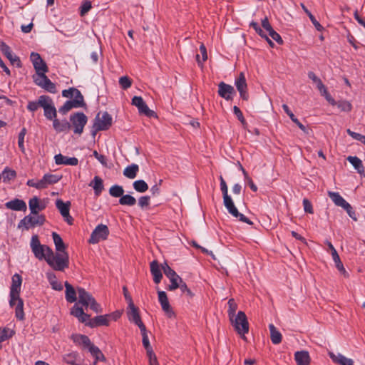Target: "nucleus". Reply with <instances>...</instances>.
<instances>
[{
    "label": "nucleus",
    "mask_w": 365,
    "mask_h": 365,
    "mask_svg": "<svg viewBox=\"0 0 365 365\" xmlns=\"http://www.w3.org/2000/svg\"><path fill=\"white\" fill-rule=\"evenodd\" d=\"M29 206L31 214H39V212L45 208V205L40 203L37 197H34L29 200Z\"/></svg>",
    "instance_id": "nucleus-31"
},
{
    "label": "nucleus",
    "mask_w": 365,
    "mask_h": 365,
    "mask_svg": "<svg viewBox=\"0 0 365 365\" xmlns=\"http://www.w3.org/2000/svg\"><path fill=\"white\" fill-rule=\"evenodd\" d=\"M91 7H92V6H91V1H83L81 6V16L85 15L86 13H88L90 11Z\"/></svg>",
    "instance_id": "nucleus-62"
},
{
    "label": "nucleus",
    "mask_w": 365,
    "mask_h": 365,
    "mask_svg": "<svg viewBox=\"0 0 365 365\" xmlns=\"http://www.w3.org/2000/svg\"><path fill=\"white\" fill-rule=\"evenodd\" d=\"M53 126L58 133L68 131L71 128L70 123L66 119L62 120H59L56 118L53 119Z\"/></svg>",
    "instance_id": "nucleus-29"
},
{
    "label": "nucleus",
    "mask_w": 365,
    "mask_h": 365,
    "mask_svg": "<svg viewBox=\"0 0 365 365\" xmlns=\"http://www.w3.org/2000/svg\"><path fill=\"white\" fill-rule=\"evenodd\" d=\"M220 190L223 195V202L225 207L227 208L228 212L234 217L238 219L240 221L245 222L248 225H252V222L245 217L243 214L239 212L235 207L231 197L228 195V188L226 182L222 176H220Z\"/></svg>",
    "instance_id": "nucleus-2"
},
{
    "label": "nucleus",
    "mask_w": 365,
    "mask_h": 365,
    "mask_svg": "<svg viewBox=\"0 0 365 365\" xmlns=\"http://www.w3.org/2000/svg\"><path fill=\"white\" fill-rule=\"evenodd\" d=\"M47 264L56 271L63 272L69 267V256L67 251H56L46 257Z\"/></svg>",
    "instance_id": "nucleus-3"
},
{
    "label": "nucleus",
    "mask_w": 365,
    "mask_h": 365,
    "mask_svg": "<svg viewBox=\"0 0 365 365\" xmlns=\"http://www.w3.org/2000/svg\"><path fill=\"white\" fill-rule=\"evenodd\" d=\"M233 113L237 116V119L240 121L242 126L245 128L247 124L240 109L237 106H235L233 107Z\"/></svg>",
    "instance_id": "nucleus-56"
},
{
    "label": "nucleus",
    "mask_w": 365,
    "mask_h": 365,
    "mask_svg": "<svg viewBox=\"0 0 365 365\" xmlns=\"http://www.w3.org/2000/svg\"><path fill=\"white\" fill-rule=\"evenodd\" d=\"M55 163L56 165H71L76 166L78 163V158L75 157H68L64 156L62 154L59 153L54 156Z\"/></svg>",
    "instance_id": "nucleus-25"
},
{
    "label": "nucleus",
    "mask_w": 365,
    "mask_h": 365,
    "mask_svg": "<svg viewBox=\"0 0 365 365\" xmlns=\"http://www.w3.org/2000/svg\"><path fill=\"white\" fill-rule=\"evenodd\" d=\"M46 276L53 289L56 291H61L63 289V285L58 281L55 273L51 271L47 272Z\"/></svg>",
    "instance_id": "nucleus-33"
},
{
    "label": "nucleus",
    "mask_w": 365,
    "mask_h": 365,
    "mask_svg": "<svg viewBox=\"0 0 365 365\" xmlns=\"http://www.w3.org/2000/svg\"><path fill=\"white\" fill-rule=\"evenodd\" d=\"M150 197L148 195L142 196L138 199V205L142 209L147 208L150 205Z\"/></svg>",
    "instance_id": "nucleus-60"
},
{
    "label": "nucleus",
    "mask_w": 365,
    "mask_h": 365,
    "mask_svg": "<svg viewBox=\"0 0 365 365\" xmlns=\"http://www.w3.org/2000/svg\"><path fill=\"white\" fill-rule=\"evenodd\" d=\"M161 267L164 274L171 282L168 287V290L173 291L178 289L179 286L178 283L181 282L182 279L166 262L162 264Z\"/></svg>",
    "instance_id": "nucleus-13"
},
{
    "label": "nucleus",
    "mask_w": 365,
    "mask_h": 365,
    "mask_svg": "<svg viewBox=\"0 0 365 365\" xmlns=\"http://www.w3.org/2000/svg\"><path fill=\"white\" fill-rule=\"evenodd\" d=\"M269 329L270 331V338L271 341L274 344H279L282 341V334L277 329L274 324H270L269 325Z\"/></svg>",
    "instance_id": "nucleus-37"
},
{
    "label": "nucleus",
    "mask_w": 365,
    "mask_h": 365,
    "mask_svg": "<svg viewBox=\"0 0 365 365\" xmlns=\"http://www.w3.org/2000/svg\"><path fill=\"white\" fill-rule=\"evenodd\" d=\"M237 309V305L235 303V300L233 299H230L228 301V316L229 319H232L234 317H235L237 314H235L236 310Z\"/></svg>",
    "instance_id": "nucleus-52"
},
{
    "label": "nucleus",
    "mask_w": 365,
    "mask_h": 365,
    "mask_svg": "<svg viewBox=\"0 0 365 365\" xmlns=\"http://www.w3.org/2000/svg\"><path fill=\"white\" fill-rule=\"evenodd\" d=\"M30 59L36 71L35 75L47 73L48 71L46 62L43 60L39 53L32 52L30 56Z\"/></svg>",
    "instance_id": "nucleus-16"
},
{
    "label": "nucleus",
    "mask_w": 365,
    "mask_h": 365,
    "mask_svg": "<svg viewBox=\"0 0 365 365\" xmlns=\"http://www.w3.org/2000/svg\"><path fill=\"white\" fill-rule=\"evenodd\" d=\"M5 207L7 209L14 211H26L27 206L23 200L15 198L5 203Z\"/></svg>",
    "instance_id": "nucleus-24"
},
{
    "label": "nucleus",
    "mask_w": 365,
    "mask_h": 365,
    "mask_svg": "<svg viewBox=\"0 0 365 365\" xmlns=\"http://www.w3.org/2000/svg\"><path fill=\"white\" fill-rule=\"evenodd\" d=\"M217 93L221 98L226 101L232 100L233 95L236 93L233 86L222 81L218 84Z\"/></svg>",
    "instance_id": "nucleus-21"
},
{
    "label": "nucleus",
    "mask_w": 365,
    "mask_h": 365,
    "mask_svg": "<svg viewBox=\"0 0 365 365\" xmlns=\"http://www.w3.org/2000/svg\"><path fill=\"white\" fill-rule=\"evenodd\" d=\"M119 203L121 205L133 206L136 203V200L130 195H123L119 199Z\"/></svg>",
    "instance_id": "nucleus-48"
},
{
    "label": "nucleus",
    "mask_w": 365,
    "mask_h": 365,
    "mask_svg": "<svg viewBox=\"0 0 365 365\" xmlns=\"http://www.w3.org/2000/svg\"><path fill=\"white\" fill-rule=\"evenodd\" d=\"M87 121V116L82 112H77L70 115V124L73 128V132L76 134L81 135L83 133Z\"/></svg>",
    "instance_id": "nucleus-9"
},
{
    "label": "nucleus",
    "mask_w": 365,
    "mask_h": 365,
    "mask_svg": "<svg viewBox=\"0 0 365 365\" xmlns=\"http://www.w3.org/2000/svg\"><path fill=\"white\" fill-rule=\"evenodd\" d=\"M129 310L128 312V319L130 322L135 324L139 329L144 328L145 324L143 323L141 318L140 317L138 309L133 304L132 305H129Z\"/></svg>",
    "instance_id": "nucleus-23"
},
{
    "label": "nucleus",
    "mask_w": 365,
    "mask_h": 365,
    "mask_svg": "<svg viewBox=\"0 0 365 365\" xmlns=\"http://www.w3.org/2000/svg\"><path fill=\"white\" fill-rule=\"evenodd\" d=\"M21 276L17 273L14 274L11 278V286L10 287L9 292V305L11 307L16 304V299H19V296L21 292Z\"/></svg>",
    "instance_id": "nucleus-8"
},
{
    "label": "nucleus",
    "mask_w": 365,
    "mask_h": 365,
    "mask_svg": "<svg viewBox=\"0 0 365 365\" xmlns=\"http://www.w3.org/2000/svg\"><path fill=\"white\" fill-rule=\"evenodd\" d=\"M108 235V227L103 224L98 225L92 232L88 242L91 244H96L101 240H106Z\"/></svg>",
    "instance_id": "nucleus-14"
},
{
    "label": "nucleus",
    "mask_w": 365,
    "mask_h": 365,
    "mask_svg": "<svg viewBox=\"0 0 365 365\" xmlns=\"http://www.w3.org/2000/svg\"><path fill=\"white\" fill-rule=\"evenodd\" d=\"M178 288L181 290L182 293L185 294L190 298H192L194 296L192 291L187 287V284L182 281V279L178 283Z\"/></svg>",
    "instance_id": "nucleus-57"
},
{
    "label": "nucleus",
    "mask_w": 365,
    "mask_h": 365,
    "mask_svg": "<svg viewBox=\"0 0 365 365\" xmlns=\"http://www.w3.org/2000/svg\"><path fill=\"white\" fill-rule=\"evenodd\" d=\"M158 300L161 305L162 309L168 315V317H172L174 312L170 305L167 294L164 291H158Z\"/></svg>",
    "instance_id": "nucleus-22"
},
{
    "label": "nucleus",
    "mask_w": 365,
    "mask_h": 365,
    "mask_svg": "<svg viewBox=\"0 0 365 365\" xmlns=\"http://www.w3.org/2000/svg\"><path fill=\"white\" fill-rule=\"evenodd\" d=\"M39 107H41L40 97L38 98V101H30L27 105V109L31 112L36 111Z\"/></svg>",
    "instance_id": "nucleus-61"
},
{
    "label": "nucleus",
    "mask_w": 365,
    "mask_h": 365,
    "mask_svg": "<svg viewBox=\"0 0 365 365\" xmlns=\"http://www.w3.org/2000/svg\"><path fill=\"white\" fill-rule=\"evenodd\" d=\"M89 186L93 188L95 195L98 196L103 190V180L99 176H95L93 180L90 182Z\"/></svg>",
    "instance_id": "nucleus-35"
},
{
    "label": "nucleus",
    "mask_w": 365,
    "mask_h": 365,
    "mask_svg": "<svg viewBox=\"0 0 365 365\" xmlns=\"http://www.w3.org/2000/svg\"><path fill=\"white\" fill-rule=\"evenodd\" d=\"M78 94L79 96H82V93H81V91L76 88H70L69 89L63 90L62 91V96L65 98H72V97L74 98Z\"/></svg>",
    "instance_id": "nucleus-53"
},
{
    "label": "nucleus",
    "mask_w": 365,
    "mask_h": 365,
    "mask_svg": "<svg viewBox=\"0 0 365 365\" xmlns=\"http://www.w3.org/2000/svg\"><path fill=\"white\" fill-rule=\"evenodd\" d=\"M112 125V117L108 112H103L101 116V113H98L95 118L93 129L96 131L106 130Z\"/></svg>",
    "instance_id": "nucleus-11"
},
{
    "label": "nucleus",
    "mask_w": 365,
    "mask_h": 365,
    "mask_svg": "<svg viewBox=\"0 0 365 365\" xmlns=\"http://www.w3.org/2000/svg\"><path fill=\"white\" fill-rule=\"evenodd\" d=\"M62 176L53 174H45L43 178L40 180V184L41 189L46 188L48 185L57 183Z\"/></svg>",
    "instance_id": "nucleus-26"
},
{
    "label": "nucleus",
    "mask_w": 365,
    "mask_h": 365,
    "mask_svg": "<svg viewBox=\"0 0 365 365\" xmlns=\"http://www.w3.org/2000/svg\"><path fill=\"white\" fill-rule=\"evenodd\" d=\"M149 359V365H159L157 357L155 353L153 351L147 353Z\"/></svg>",
    "instance_id": "nucleus-64"
},
{
    "label": "nucleus",
    "mask_w": 365,
    "mask_h": 365,
    "mask_svg": "<svg viewBox=\"0 0 365 365\" xmlns=\"http://www.w3.org/2000/svg\"><path fill=\"white\" fill-rule=\"evenodd\" d=\"M34 82L51 93H56V85L46 76V73L33 76Z\"/></svg>",
    "instance_id": "nucleus-12"
},
{
    "label": "nucleus",
    "mask_w": 365,
    "mask_h": 365,
    "mask_svg": "<svg viewBox=\"0 0 365 365\" xmlns=\"http://www.w3.org/2000/svg\"><path fill=\"white\" fill-rule=\"evenodd\" d=\"M17 302L16 307L15 309V316L19 320H23L24 319V301L19 296V299H16V302Z\"/></svg>",
    "instance_id": "nucleus-41"
},
{
    "label": "nucleus",
    "mask_w": 365,
    "mask_h": 365,
    "mask_svg": "<svg viewBox=\"0 0 365 365\" xmlns=\"http://www.w3.org/2000/svg\"><path fill=\"white\" fill-rule=\"evenodd\" d=\"M119 84L123 89H127L131 86L132 81L128 76H122L119 78Z\"/></svg>",
    "instance_id": "nucleus-59"
},
{
    "label": "nucleus",
    "mask_w": 365,
    "mask_h": 365,
    "mask_svg": "<svg viewBox=\"0 0 365 365\" xmlns=\"http://www.w3.org/2000/svg\"><path fill=\"white\" fill-rule=\"evenodd\" d=\"M46 222V217L43 215L40 214H30L25 216L18 223V228H23L29 230L31 228L36 226H42Z\"/></svg>",
    "instance_id": "nucleus-6"
},
{
    "label": "nucleus",
    "mask_w": 365,
    "mask_h": 365,
    "mask_svg": "<svg viewBox=\"0 0 365 365\" xmlns=\"http://www.w3.org/2000/svg\"><path fill=\"white\" fill-rule=\"evenodd\" d=\"M71 339L78 345H83L85 348H88V351L91 349V346H94L88 338V336L83 334H72Z\"/></svg>",
    "instance_id": "nucleus-27"
},
{
    "label": "nucleus",
    "mask_w": 365,
    "mask_h": 365,
    "mask_svg": "<svg viewBox=\"0 0 365 365\" xmlns=\"http://www.w3.org/2000/svg\"><path fill=\"white\" fill-rule=\"evenodd\" d=\"M250 26L252 27L256 31V32L262 37H265L268 41L269 43L271 46H273V43L270 40H269V38L267 37L265 34H264L262 29L259 27L257 23L252 21L250 23Z\"/></svg>",
    "instance_id": "nucleus-58"
},
{
    "label": "nucleus",
    "mask_w": 365,
    "mask_h": 365,
    "mask_svg": "<svg viewBox=\"0 0 365 365\" xmlns=\"http://www.w3.org/2000/svg\"><path fill=\"white\" fill-rule=\"evenodd\" d=\"M138 170L139 167L137 164H131L124 169L123 175L129 179H134L136 177Z\"/></svg>",
    "instance_id": "nucleus-39"
},
{
    "label": "nucleus",
    "mask_w": 365,
    "mask_h": 365,
    "mask_svg": "<svg viewBox=\"0 0 365 365\" xmlns=\"http://www.w3.org/2000/svg\"><path fill=\"white\" fill-rule=\"evenodd\" d=\"M41 107L43 108L44 115L48 120H53L56 117V109L54 106L53 100L48 96H40Z\"/></svg>",
    "instance_id": "nucleus-10"
},
{
    "label": "nucleus",
    "mask_w": 365,
    "mask_h": 365,
    "mask_svg": "<svg viewBox=\"0 0 365 365\" xmlns=\"http://www.w3.org/2000/svg\"><path fill=\"white\" fill-rule=\"evenodd\" d=\"M124 193V190L122 186L114 185L109 189V194L114 197H122Z\"/></svg>",
    "instance_id": "nucleus-50"
},
{
    "label": "nucleus",
    "mask_w": 365,
    "mask_h": 365,
    "mask_svg": "<svg viewBox=\"0 0 365 365\" xmlns=\"http://www.w3.org/2000/svg\"><path fill=\"white\" fill-rule=\"evenodd\" d=\"M56 207L59 210L61 216L64 220L68 224L72 225L73 218L70 215L71 202L67 201L64 202L61 199L56 200Z\"/></svg>",
    "instance_id": "nucleus-17"
},
{
    "label": "nucleus",
    "mask_w": 365,
    "mask_h": 365,
    "mask_svg": "<svg viewBox=\"0 0 365 365\" xmlns=\"http://www.w3.org/2000/svg\"><path fill=\"white\" fill-rule=\"evenodd\" d=\"M30 246L34 256L39 260L46 261L47 256L52 253V250L48 246L41 244L36 235L31 237Z\"/></svg>",
    "instance_id": "nucleus-7"
},
{
    "label": "nucleus",
    "mask_w": 365,
    "mask_h": 365,
    "mask_svg": "<svg viewBox=\"0 0 365 365\" xmlns=\"http://www.w3.org/2000/svg\"><path fill=\"white\" fill-rule=\"evenodd\" d=\"M235 331L242 339L246 340L245 334L249 331V323L244 312L240 311L234 318L230 319Z\"/></svg>",
    "instance_id": "nucleus-5"
},
{
    "label": "nucleus",
    "mask_w": 365,
    "mask_h": 365,
    "mask_svg": "<svg viewBox=\"0 0 365 365\" xmlns=\"http://www.w3.org/2000/svg\"><path fill=\"white\" fill-rule=\"evenodd\" d=\"M85 105L83 95L79 96L78 94L73 100L66 101L65 103L58 109V111L63 115H65L72 108H81Z\"/></svg>",
    "instance_id": "nucleus-15"
},
{
    "label": "nucleus",
    "mask_w": 365,
    "mask_h": 365,
    "mask_svg": "<svg viewBox=\"0 0 365 365\" xmlns=\"http://www.w3.org/2000/svg\"><path fill=\"white\" fill-rule=\"evenodd\" d=\"M269 32V35L279 44L283 43V40L281 38L280 35L277 33L273 29L270 30Z\"/></svg>",
    "instance_id": "nucleus-63"
},
{
    "label": "nucleus",
    "mask_w": 365,
    "mask_h": 365,
    "mask_svg": "<svg viewBox=\"0 0 365 365\" xmlns=\"http://www.w3.org/2000/svg\"><path fill=\"white\" fill-rule=\"evenodd\" d=\"M0 51L9 60L12 65H16L18 68L21 67L20 58L13 54L11 48L4 41L0 43Z\"/></svg>",
    "instance_id": "nucleus-19"
},
{
    "label": "nucleus",
    "mask_w": 365,
    "mask_h": 365,
    "mask_svg": "<svg viewBox=\"0 0 365 365\" xmlns=\"http://www.w3.org/2000/svg\"><path fill=\"white\" fill-rule=\"evenodd\" d=\"M329 356L331 359V360L338 364L340 365H354V361L352 359L346 358L341 354L338 353L335 354L333 352H329Z\"/></svg>",
    "instance_id": "nucleus-28"
},
{
    "label": "nucleus",
    "mask_w": 365,
    "mask_h": 365,
    "mask_svg": "<svg viewBox=\"0 0 365 365\" xmlns=\"http://www.w3.org/2000/svg\"><path fill=\"white\" fill-rule=\"evenodd\" d=\"M294 359L297 365H309L310 357L308 351H301L294 354Z\"/></svg>",
    "instance_id": "nucleus-32"
},
{
    "label": "nucleus",
    "mask_w": 365,
    "mask_h": 365,
    "mask_svg": "<svg viewBox=\"0 0 365 365\" xmlns=\"http://www.w3.org/2000/svg\"><path fill=\"white\" fill-rule=\"evenodd\" d=\"M66 287V299L69 303L75 302L77 299L76 292L73 287L69 284L67 281L65 282Z\"/></svg>",
    "instance_id": "nucleus-34"
},
{
    "label": "nucleus",
    "mask_w": 365,
    "mask_h": 365,
    "mask_svg": "<svg viewBox=\"0 0 365 365\" xmlns=\"http://www.w3.org/2000/svg\"><path fill=\"white\" fill-rule=\"evenodd\" d=\"M328 195L336 206L343 208L348 203L339 192L329 191Z\"/></svg>",
    "instance_id": "nucleus-36"
},
{
    "label": "nucleus",
    "mask_w": 365,
    "mask_h": 365,
    "mask_svg": "<svg viewBox=\"0 0 365 365\" xmlns=\"http://www.w3.org/2000/svg\"><path fill=\"white\" fill-rule=\"evenodd\" d=\"M52 238L55 245L56 251H66V245L61 237V236L56 233L53 232L52 233Z\"/></svg>",
    "instance_id": "nucleus-40"
},
{
    "label": "nucleus",
    "mask_w": 365,
    "mask_h": 365,
    "mask_svg": "<svg viewBox=\"0 0 365 365\" xmlns=\"http://www.w3.org/2000/svg\"><path fill=\"white\" fill-rule=\"evenodd\" d=\"M89 352L93 356V357H94L96 362L106 361L105 356L103 355L102 351L100 350V349L98 347H97L96 346L94 345V346H91Z\"/></svg>",
    "instance_id": "nucleus-42"
},
{
    "label": "nucleus",
    "mask_w": 365,
    "mask_h": 365,
    "mask_svg": "<svg viewBox=\"0 0 365 365\" xmlns=\"http://www.w3.org/2000/svg\"><path fill=\"white\" fill-rule=\"evenodd\" d=\"M337 107L341 110L344 112H349L351 110V104L346 101H340L336 102Z\"/></svg>",
    "instance_id": "nucleus-55"
},
{
    "label": "nucleus",
    "mask_w": 365,
    "mask_h": 365,
    "mask_svg": "<svg viewBox=\"0 0 365 365\" xmlns=\"http://www.w3.org/2000/svg\"><path fill=\"white\" fill-rule=\"evenodd\" d=\"M26 134V128H23L20 133H19L18 136V145L20 150L24 153L25 151V147H24V137Z\"/></svg>",
    "instance_id": "nucleus-54"
},
{
    "label": "nucleus",
    "mask_w": 365,
    "mask_h": 365,
    "mask_svg": "<svg viewBox=\"0 0 365 365\" xmlns=\"http://www.w3.org/2000/svg\"><path fill=\"white\" fill-rule=\"evenodd\" d=\"M235 85L240 93V97L243 100L247 101L249 98V94L247 92V84L244 73L241 72L239 74V76L235 78Z\"/></svg>",
    "instance_id": "nucleus-18"
},
{
    "label": "nucleus",
    "mask_w": 365,
    "mask_h": 365,
    "mask_svg": "<svg viewBox=\"0 0 365 365\" xmlns=\"http://www.w3.org/2000/svg\"><path fill=\"white\" fill-rule=\"evenodd\" d=\"M78 357V354L76 351H72L68 354L63 355V361L70 365H78L77 364V360Z\"/></svg>",
    "instance_id": "nucleus-44"
},
{
    "label": "nucleus",
    "mask_w": 365,
    "mask_h": 365,
    "mask_svg": "<svg viewBox=\"0 0 365 365\" xmlns=\"http://www.w3.org/2000/svg\"><path fill=\"white\" fill-rule=\"evenodd\" d=\"M332 259L335 263V265H336V267L337 268V269L345 277H348V274L340 259V257L339 256V255H334V256L332 257Z\"/></svg>",
    "instance_id": "nucleus-51"
},
{
    "label": "nucleus",
    "mask_w": 365,
    "mask_h": 365,
    "mask_svg": "<svg viewBox=\"0 0 365 365\" xmlns=\"http://www.w3.org/2000/svg\"><path fill=\"white\" fill-rule=\"evenodd\" d=\"M200 54H196L195 58L197 63L201 66L207 59V49L203 43H201L200 46Z\"/></svg>",
    "instance_id": "nucleus-46"
},
{
    "label": "nucleus",
    "mask_w": 365,
    "mask_h": 365,
    "mask_svg": "<svg viewBox=\"0 0 365 365\" xmlns=\"http://www.w3.org/2000/svg\"><path fill=\"white\" fill-rule=\"evenodd\" d=\"M150 272L153 276V281L155 283L158 284L160 282L163 274L158 262L155 260L150 263Z\"/></svg>",
    "instance_id": "nucleus-30"
},
{
    "label": "nucleus",
    "mask_w": 365,
    "mask_h": 365,
    "mask_svg": "<svg viewBox=\"0 0 365 365\" xmlns=\"http://www.w3.org/2000/svg\"><path fill=\"white\" fill-rule=\"evenodd\" d=\"M2 178L4 182H9L11 180H14L16 176V173L15 170L10 169L8 167H6L3 170Z\"/></svg>",
    "instance_id": "nucleus-45"
},
{
    "label": "nucleus",
    "mask_w": 365,
    "mask_h": 365,
    "mask_svg": "<svg viewBox=\"0 0 365 365\" xmlns=\"http://www.w3.org/2000/svg\"><path fill=\"white\" fill-rule=\"evenodd\" d=\"M347 160L354 166L359 174L364 173L362 161L356 156H349Z\"/></svg>",
    "instance_id": "nucleus-38"
},
{
    "label": "nucleus",
    "mask_w": 365,
    "mask_h": 365,
    "mask_svg": "<svg viewBox=\"0 0 365 365\" xmlns=\"http://www.w3.org/2000/svg\"><path fill=\"white\" fill-rule=\"evenodd\" d=\"M140 329L141 334L143 336V340H142L143 345L145 347V349H146L147 353L153 351V349L150 344L148 336L147 334L146 327H144V328L143 327L142 329Z\"/></svg>",
    "instance_id": "nucleus-47"
},
{
    "label": "nucleus",
    "mask_w": 365,
    "mask_h": 365,
    "mask_svg": "<svg viewBox=\"0 0 365 365\" xmlns=\"http://www.w3.org/2000/svg\"><path fill=\"white\" fill-rule=\"evenodd\" d=\"M133 188L138 192H145L148 190V185L143 180H138L133 183Z\"/></svg>",
    "instance_id": "nucleus-49"
},
{
    "label": "nucleus",
    "mask_w": 365,
    "mask_h": 365,
    "mask_svg": "<svg viewBox=\"0 0 365 365\" xmlns=\"http://www.w3.org/2000/svg\"><path fill=\"white\" fill-rule=\"evenodd\" d=\"M71 314L76 317L78 321L89 327L94 328L100 326H108L110 315H99L92 319L90 318V315L86 314L82 307H79L76 304L71 310Z\"/></svg>",
    "instance_id": "nucleus-1"
},
{
    "label": "nucleus",
    "mask_w": 365,
    "mask_h": 365,
    "mask_svg": "<svg viewBox=\"0 0 365 365\" xmlns=\"http://www.w3.org/2000/svg\"><path fill=\"white\" fill-rule=\"evenodd\" d=\"M77 292L78 294V304L85 307L86 309L89 307L97 314L103 312L101 306L96 302L92 294L86 291L84 288L78 287Z\"/></svg>",
    "instance_id": "nucleus-4"
},
{
    "label": "nucleus",
    "mask_w": 365,
    "mask_h": 365,
    "mask_svg": "<svg viewBox=\"0 0 365 365\" xmlns=\"http://www.w3.org/2000/svg\"><path fill=\"white\" fill-rule=\"evenodd\" d=\"M132 104L138 108L139 113L141 114L148 117H152L155 115V112L148 107L140 96H134L132 99Z\"/></svg>",
    "instance_id": "nucleus-20"
},
{
    "label": "nucleus",
    "mask_w": 365,
    "mask_h": 365,
    "mask_svg": "<svg viewBox=\"0 0 365 365\" xmlns=\"http://www.w3.org/2000/svg\"><path fill=\"white\" fill-rule=\"evenodd\" d=\"M14 334L15 331L10 328L4 327L0 329V344L11 339Z\"/></svg>",
    "instance_id": "nucleus-43"
}]
</instances>
